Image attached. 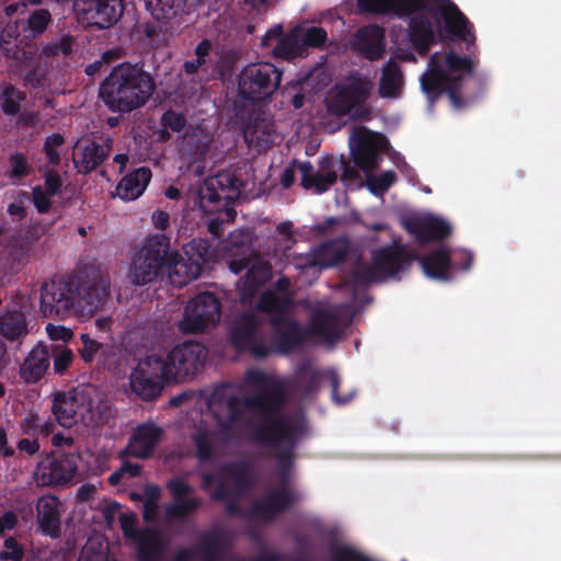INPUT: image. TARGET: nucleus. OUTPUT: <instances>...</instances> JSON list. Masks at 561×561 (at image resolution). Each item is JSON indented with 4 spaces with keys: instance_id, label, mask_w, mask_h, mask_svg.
I'll return each mask as SVG.
<instances>
[{
    "instance_id": "nucleus-1",
    "label": "nucleus",
    "mask_w": 561,
    "mask_h": 561,
    "mask_svg": "<svg viewBox=\"0 0 561 561\" xmlns=\"http://www.w3.org/2000/svg\"><path fill=\"white\" fill-rule=\"evenodd\" d=\"M156 90L153 77L136 64L116 65L101 82L99 98L113 113H130L144 106Z\"/></svg>"
},
{
    "instance_id": "nucleus-2",
    "label": "nucleus",
    "mask_w": 561,
    "mask_h": 561,
    "mask_svg": "<svg viewBox=\"0 0 561 561\" xmlns=\"http://www.w3.org/2000/svg\"><path fill=\"white\" fill-rule=\"evenodd\" d=\"M51 411L56 421L70 428L82 424L96 428L112 417V407L105 394L91 385H81L68 391L54 392Z\"/></svg>"
},
{
    "instance_id": "nucleus-3",
    "label": "nucleus",
    "mask_w": 561,
    "mask_h": 561,
    "mask_svg": "<svg viewBox=\"0 0 561 561\" xmlns=\"http://www.w3.org/2000/svg\"><path fill=\"white\" fill-rule=\"evenodd\" d=\"M472 71V61L468 58H461L454 53H448L445 57L437 54L430 59L427 70L421 78V85L426 93H443L448 91L449 100L454 107L461 106V100L453 91L457 82L466 75Z\"/></svg>"
},
{
    "instance_id": "nucleus-4",
    "label": "nucleus",
    "mask_w": 561,
    "mask_h": 561,
    "mask_svg": "<svg viewBox=\"0 0 561 561\" xmlns=\"http://www.w3.org/2000/svg\"><path fill=\"white\" fill-rule=\"evenodd\" d=\"M374 89L373 81L357 71L337 82L327 94V110L331 115L342 117L350 115L353 118L367 115L364 104Z\"/></svg>"
},
{
    "instance_id": "nucleus-5",
    "label": "nucleus",
    "mask_w": 561,
    "mask_h": 561,
    "mask_svg": "<svg viewBox=\"0 0 561 561\" xmlns=\"http://www.w3.org/2000/svg\"><path fill=\"white\" fill-rule=\"evenodd\" d=\"M215 502L227 501L226 514L244 520L272 523L287 511L293 504L294 493H266L267 496L253 502L249 507L240 504L241 495L245 493H210Z\"/></svg>"
},
{
    "instance_id": "nucleus-6",
    "label": "nucleus",
    "mask_w": 561,
    "mask_h": 561,
    "mask_svg": "<svg viewBox=\"0 0 561 561\" xmlns=\"http://www.w3.org/2000/svg\"><path fill=\"white\" fill-rule=\"evenodd\" d=\"M169 253V238L162 234L148 237L131 257L127 279L134 286L153 282L164 268Z\"/></svg>"
},
{
    "instance_id": "nucleus-7",
    "label": "nucleus",
    "mask_w": 561,
    "mask_h": 561,
    "mask_svg": "<svg viewBox=\"0 0 561 561\" xmlns=\"http://www.w3.org/2000/svg\"><path fill=\"white\" fill-rule=\"evenodd\" d=\"M172 380L163 355L151 354L142 358L130 375V388L144 400L159 397L164 383Z\"/></svg>"
},
{
    "instance_id": "nucleus-8",
    "label": "nucleus",
    "mask_w": 561,
    "mask_h": 561,
    "mask_svg": "<svg viewBox=\"0 0 561 561\" xmlns=\"http://www.w3.org/2000/svg\"><path fill=\"white\" fill-rule=\"evenodd\" d=\"M282 72L271 62L248 65L239 75V94L251 101L271 96L279 87Z\"/></svg>"
},
{
    "instance_id": "nucleus-9",
    "label": "nucleus",
    "mask_w": 561,
    "mask_h": 561,
    "mask_svg": "<svg viewBox=\"0 0 561 561\" xmlns=\"http://www.w3.org/2000/svg\"><path fill=\"white\" fill-rule=\"evenodd\" d=\"M110 276L96 267H89L75 294V310L83 317L93 316L108 297Z\"/></svg>"
},
{
    "instance_id": "nucleus-10",
    "label": "nucleus",
    "mask_w": 561,
    "mask_h": 561,
    "mask_svg": "<svg viewBox=\"0 0 561 561\" xmlns=\"http://www.w3.org/2000/svg\"><path fill=\"white\" fill-rule=\"evenodd\" d=\"M233 542L232 533L226 528L214 527L202 533L197 542L191 548L179 549L171 561H222Z\"/></svg>"
},
{
    "instance_id": "nucleus-11",
    "label": "nucleus",
    "mask_w": 561,
    "mask_h": 561,
    "mask_svg": "<svg viewBox=\"0 0 561 561\" xmlns=\"http://www.w3.org/2000/svg\"><path fill=\"white\" fill-rule=\"evenodd\" d=\"M245 382L255 392L252 404L264 411L277 409L290 392L287 380L259 370L249 371Z\"/></svg>"
},
{
    "instance_id": "nucleus-12",
    "label": "nucleus",
    "mask_w": 561,
    "mask_h": 561,
    "mask_svg": "<svg viewBox=\"0 0 561 561\" xmlns=\"http://www.w3.org/2000/svg\"><path fill=\"white\" fill-rule=\"evenodd\" d=\"M206 350L198 343H183L174 346L164 360L172 380L194 377L206 359Z\"/></svg>"
},
{
    "instance_id": "nucleus-13",
    "label": "nucleus",
    "mask_w": 561,
    "mask_h": 561,
    "mask_svg": "<svg viewBox=\"0 0 561 561\" xmlns=\"http://www.w3.org/2000/svg\"><path fill=\"white\" fill-rule=\"evenodd\" d=\"M73 11L79 23L106 28L122 15L121 0H76Z\"/></svg>"
},
{
    "instance_id": "nucleus-14",
    "label": "nucleus",
    "mask_w": 561,
    "mask_h": 561,
    "mask_svg": "<svg viewBox=\"0 0 561 561\" xmlns=\"http://www.w3.org/2000/svg\"><path fill=\"white\" fill-rule=\"evenodd\" d=\"M219 319L218 299L210 293H203L187 304L180 328L184 332H198L214 325Z\"/></svg>"
},
{
    "instance_id": "nucleus-15",
    "label": "nucleus",
    "mask_w": 561,
    "mask_h": 561,
    "mask_svg": "<svg viewBox=\"0 0 561 561\" xmlns=\"http://www.w3.org/2000/svg\"><path fill=\"white\" fill-rule=\"evenodd\" d=\"M401 266V254L397 248L380 249L373 253L369 265L359 266L355 277L360 283L381 282L393 276Z\"/></svg>"
},
{
    "instance_id": "nucleus-16",
    "label": "nucleus",
    "mask_w": 561,
    "mask_h": 561,
    "mask_svg": "<svg viewBox=\"0 0 561 561\" xmlns=\"http://www.w3.org/2000/svg\"><path fill=\"white\" fill-rule=\"evenodd\" d=\"M239 196L240 182L230 172H220L205 181L201 191V205L203 208L220 203L229 206Z\"/></svg>"
},
{
    "instance_id": "nucleus-17",
    "label": "nucleus",
    "mask_w": 561,
    "mask_h": 561,
    "mask_svg": "<svg viewBox=\"0 0 561 561\" xmlns=\"http://www.w3.org/2000/svg\"><path fill=\"white\" fill-rule=\"evenodd\" d=\"M76 471V457L62 455L42 461L34 473V478L39 486H62L73 478Z\"/></svg>"
},
{
    "instance_id": "nucleus-18",
    "label": "nucleus",
    "mask_w": 561,
    "mask_h": 561,
    "mask_svg": "<svg viewBox=\"0 0 561 561\" xmlns=\"http://www.w3.org/2000/svg\"><path fill=\"white\" fill-rule=\"evenodd\" d=\"M75 309V293L64 282H49L42 286L41 312L44 317H62Z\"/></svg>"
},
{
    "instance_id": "nucleus-19",
    "label": "nucleus",
    "mask_w": 561,
    "mask_h": 561,
    "mask_svg": "<svg viewBox=\"0 0 561 561\" xmlns=\"http://www.w3.org/2000/svg\"><path fill=\"white\" fill-rule=\"evenodd\" d=\"M350 145L355 164L366 174L371 173L378 165V137L366 128H357L351 135Z\"/></svg>"
},
{
    "instance_id": "nucleus-20",
    "label": "nucleus",
    "mask_w": 561,
    "mask_h": 561,
    "mask_svg": "<svg viewBox=\"0 0 561 561\" xmlns=\"http://www.w3.org/2000/svg\"><path fill=\"white\" fill-rule=\"evenodd\" d=\"M134 543L136 561H168L165 552L169 542L157 527H144Z\"/></svg>"
},
{
    "instance_id": "nucleus-21",
    "label": "nucleus",
    "mask_w": 561,
    "mask_h": 561,
    "mask_svg": "<svg viewBox=\"0 0 561 561\" xmlns=\"http://www.w3.org/2000/svg\"><path fill=\"white\" fill-rule=\"evenodd\" d=\"M279 294L272 290L265 291L259 301V309L268 313L273 322L284 318L293 305L294 293L290 291L289 278L283 276L276 283Z\"/></svg>"
},
{
    "instance_id": "nucleus-22",
    "label": "nucleus",
    "mask_w": 561,
    "mask_h": 561,
    "mask_svg": "<svg viewBox=\"0 0 561 561\" xmlns=\"http://www.w3.org/2000/svg\"><path fill=\"white\" fill-rule=\"evenodd\" d=\"M350 244L345 239H337L324 243L318 249L304 256V262L298 267L318 266L320 268L331 267L341 262L348 252Z\"/></svg>"
},
{
    "instance_id": "nucleus-23",
    "label": "nucleus",
    "mask_w": 561,
    "mask_h": 561,
    "mask_svg": "<svg viewBox=\"0 0 561 561\" xmlns=\"http://www.w3.org/2000/svg\"><path fill=\"white\" fill-rule=\"evenodd\" d=\"M167 256L164 267L173 285L182 287L198 277L202 271L201 264L197 261L185 260L176 249L171 247L170 242Z\"/></svg>"
},
{
    "instance_id": "nucleus-24",
    "label": "nucleus",
    "mask_w": 561,
    "mask_h": 561,
    "mask_svg": "<svg viewBox=\"0 0 561 561\" xmlns=\"http://www.w3.org/2000/svg\"><path fill=\"white\" fill-rule=\"evenodd\" d=\"M282 26L277 25L265 34L262 44L270 46L271 42L275 39V55L287 59L296 57L306 50L302 36H300V33L298 32V25L294 27L287 35L282 36Z\"/></svg>"
},
{
    "instance_id": "nucleus-25",
    "label": "nucleus",
    "mask_w": 561,
    "mask_h": 561,
    "mask_svg": "<svg viewBox=\"0 0 561 561\" xmlns=\"http://www.w3.org/2000/svg\"><path fill=\"white\" fill-rule=\"evenodd\" d=\"M59 500L57 496L47 493L37 503V520L43 534L56 539L61 535L60 513L58 511Z\"/></svg>"
},
{
    "instance_id": "nucleus-26",
    "label": "nucleus",
    "mask_w": 561,
    "mask_h": 561,
    "mask_svg": "<svg viewBox=\"0 0 561 561\" xmlns=\"http://www.w3.org/2000/svg\"><path fill=\"white\" fill-rule=\"evenodd\" d=\"M385 33L377 25L359 30L354 38V47L368 59H379L385 53Z\"/></svg>"
},
{
    "instance_id": "nucleus-27",
    "label": "nucleus",
    "mask_w": 561,
    "mask_h": 561,
    "mask_svg": "<svg viewBox=\"0 0 561 561\" xmlns=\"http://www.w3.org/2000/svg\"><path fill=\"white\" fill-rule=\"evenodd\" d=\"M160 435L161 430L153 424L138 426L128 443V454L138 458L148 457L160 439Z\"/></svg>"
},
{
    "instance_id": "nucleus-28",
    "label": "nucleus",
    "mask_w": 561,
    "mask_h": 561,
    "mask_svg": "<svg viewBox=\"0 0 561 561\" xmlns=\"http://www.w3.org/2000/svg\"><path fill=\"white\" fill-rule=\"evenodd\" d=\"M407 229L421 241L443 239L450 232L445 221L431 216L410 220Z\"/></svg>"
},
{
    "instance_id": "nucleus-29",
    "label": "nucleus",
    "mask_w": 561,
    "mask_h": 561,
    "mask_svg": "<svg viewBox=\"0 0 561 561\" xmlns=\"http://www.w3.org/2000/svg\"><path fill=\"white\" fill-rule=\"evenodd\" d=\"M272 277V266L270 263L255 257L249 267L244 279L239 285L241 299L243 301L251 299L255 290Z\"/></svg>"
},
{
    "instance_id": "nucleus-30",
    "label": "nucleus",
    "mask_w": 561,
    "mask_h": 561,
    "mask_svg": "<svg viewBox=\"0 0 561 561\" xmlns=\"http://www.w3.org/2000/svg\"><path fill=\"white\" fill-rule=\"evenodd\" d=\"M299 171L301 173V185L306 190H313L316 193L325 192L337 179L335 171L328 168L314 171L309 162L300 163Z\"/></svg>"
},
{
    "instance_id": "nucleus-31",
    "label": "nucleus",
    "mask_w": 561,
    "mask_h": 561,
    "mask_svg": "<svg viewBox=\"0 0 561 561\" xmlns=\"http://www.w3.org/2000/svg\"><path fill=\"white\" fill-rule=\"evenodd\" d=\"M150 179V170L139 168L121 180L116 187V194L123 201H135L144 193Z\"/></svg>"
},
{
    "instance_id": "nucleus-32",
    "label": "nucleus",
    "mask_w": 561,
    "mask_h": 561,
    "mask_svg": "<svg viewBox=\"0 0 561 561\" xmlns=\"http://www.w3.org/2000/svg\"><path fill=\"white\" fill-rule=\"evenodd\" d=\"M48 366L49 356L47 350L43 346H37L34 347L24 359L20 368V374L26 382H36L44 376Z\"/></svg>"
},
{
    "instance_id": "nucleus-33",
    "label": "nucleus",
    "mask_w": 561,
    "mask_h": 561,
    "mask_svg": "<svg viewBox=\"0 0 561 561\" xmlns=\"http://www.w3.org/2000/svg\"><path fill=\"white\" fill-rule=\"evenodd\" d=\"M437 14L445 21L448 31L466 41H471L468 21L463 14L450 2L444 1L438 4Z\"/></svg>"
},
{
    "instance_id": "nucleus-34",
    "label": "nucleus",
    "mask_w": 561,
    "mask_h": 561,
    "mask_svg": "<svg viewBox=\"0 0 561 561\" xmlns=\"http://www.w3.org/2000/svg\"><path fill=\"white\" fill-rule=\"evenodd\" d=\"M403 87V76L399 66L392 61L383 65L378 84V94L382 99H397Z\"/></svg>"
},
{
    "instance_id": "nucleus-35",
    "label": "nucleus",
    "mask_w": 561,
    "mask_h": 561,
    "mask_svg": "<svg viewBox=\"0 0 561 561\" xmlns=\"http://www.w3.org/2000/svg\"><path fill=\"white\" fill-rule=\"evenodd\" d=\"M76 150L79 151L77 163L83 172L95 169L102 163L110 151L107 145H98L94 142H89L84 146L78 144Z\"/></svg>"
},
{
    "instance_id": "nucleus-36",
    "label": "nucleus",
    "mask_w": 561,
    "mask_h": 561,
    "mask_svg": "<svg viewBox=\"0 0 561 561\" xmlns=\"http://www.w3.org/2000/svg\"><path fill=\"white\" fill-rule=\"evenodd\" d=\"M203 488L206 489H228L240 486L243 480V473L239 468H225L214 474L204 473Z\"/></svg>"
},
{
    "instance_id": "nucleus-37",
    "label": "nucleus",
    "mask_w": 561,
    "mask_h": 561,
    "mask_svg": "<svg viewBox=\"0 0 561 561\" xmlns=\"http://www.w3.org/2000/svg\"><path fill=\"white\" fill-rule=\"evenodd\" d=\"M417 5V0H358V7L373 13H403Z\"/></svg>"
},
{
    "instance_id": "nucleus-38",
    "label": "nucleus",
    "mask_w": 561,
    "mask_h": 561,
    "mask_svg": "<svg viewBox=\"0 0 561 561\" xmlns=\"http://www.w3.org/2000/svg\"><path fill=\"white\" fill-rule=\"evenodd\" d=\"M188 493H173V503L165 506L168 518L184 519L193 514L202 504L197 497H187Z\"/></svg>"
},
{
    "instance_id": "nucleus-39",
    "label": "nucleus",
    "mask_w": 561,
    "mask_h": 561,
    "mask_svg": "<svg viewBox=\"0 0 561 561\" xmlns=\"http://www.w3.org/2000/svg\"><path fill=\"white\" fill-rule=\"evenodd\" d=\"M0 49L10 58H19L20 28L18 22H9L0 32Z\"/></svg>"
},
{
    "instance_id": "nucleus-40",
    "label": "nucleus",
    "mask_w": 561,
    "mask_h": 561,
    "mask_svg": "<svg viewBox=\"0 0 561 561\" xmlns=\"http://www.w3.org/2000/svg\"><path fill=\"white\" fill-rule=\"evenodd\" d=\"M0 331L8 339H18L26 333L25 318L21 312L8 311L0 316Z\"/></svg>"
},
{
    "instance_id": "nucleus-41",
    "label": "nucleus",
    "mask_w": 561,
    "mask_h": 561,
    "mask_svg": "<svg viewBox=\"0 0 561 561\" xmlns=\"http://www.w3.org/2000/svg\"><path fill=\"white\" fill-rule=\"evenodd\" d=\"M449 264L447 251L439 250L421 261L424 273L433 278H443Z\"/></svg>"
},
{
    "instance_id": "nucleus-42",
    "label": "nucleus",
    "mask_w": 561,
    "mask_h": 561,
    "mask_svg": "<svg viewBox=\"0 0 561 561\" xmlns=\"http://www.w3.org/2000/svg\"><path fill=\"white\" fill-rule=\"evenodd\" d=\"M412 41L423 50L434 41V32L427 19L415 16L410 27Z\"/></svg>"
},
{
    "instance_id": "nucleus-43",
    "label": "nucleus",
    "mask_w": 561,
    "mask_h": 561,
    "mask_svg": "<svg viewBox=\"0 0 561 561\" xmlns=\"http://www.w3.org/2000/svg\"><path fill=\"white\" fill-rule=\"evenodd\" d=\"M316 330L328 341L340 336L342 325L334 313L328 312L319 316L314 321Z\"/></svg>"
},
{
    "instance_id": "nucleus-44",
    "label": "nucleus",
    "mask_w": 561,
    "mask_h": 561,
    "mask_svg": "<svg viewBox=\"0 0 561 561\" xmlns=\"http://www.w3.org/2000/svg\"><path fill=\"white\" fill-rule=\"evenodd\" d=\"M161 493H129L134 501H145L142 517L145 522H156L159 515V500Z\"/></svg>"
},
{
    "instance_id": "nucleus-45",
    "label": "nucleus",
    "mask_w": 561,
    "mask_h": 561,
    "mask_svg": "<svg viewBox=\"0 0 561 561\" xmlns=\"http://www.w3.org/2000/svg\"><path fill=\"white\" fill-rule=\"evenodd\" d=\"M185 253L188 254L191 261L207 263L214 259L213 251L207 240L193 239L185 245Z\"/></svg>"
},
{
    "instance_id": "nucleus-46",
    "label": "nucleus",
    "mask_w": 561,
    "mask_h": 561,
    "mask_svg": "<svg viewBox=\"0 0 561 561\" xmlns=\"http://www.w3.org/2000/svg\"><path fill=\"white\" fill-rule=\"evenodd\" d=\"M50 22L51 14L48 10H35L30 14L27 19L26 31L30 33L32 37H37L46 31Z\"/></svg>"
},
{
    "instance_id": "nucleus-47",
    "label": "nucleus",
    "mask_w": 561,
    "mask_h": 561,
    "mask_svg": "<svg viewBox=\"0 0 561 561\" xmlns=\"http://www.w3.org/2000/svg\"><path fill=\"white\" fill-rule=\"evenodd\" d=\"M298 32L302 36L306 49L308 47H320L328 38L325 30L319 26L300 24L298 25Z\"/></svg>"
},
{
    "instance_id": "nucleus-48",
    "label": "nucleus",
    "mask_w": 561,
    "mask_h": 561,
    "mask_svg": "<svg viewBox=\"0 0 561 561\" xmlns=\"http://www.w3.org/2000/svg\"><path fill=\"white\" fill-rule=\"evenodd\" d=\"M393 171H386L379 175L366 174V186L374 194H383L396 181Z\"/></svg>"
},
{
    "instance_id": "nucleus-49",
    "label": "nucleus",
    "mask_w": 561,
    "mask_h": 561,
    "mask_svg": "<svg viewBox=\"0 0 561 561\" xmlns=\"http://www.w3.org/2000/svg\"><path fill=\"white\" fill-rule=\"evenodd\" d=\"M24 99L23 92L8 85L2 91V111L7 115H15L20 112V103Z\"/></svg>"
},
{
    "instance_id": "nucleus-50",
    "label": "nucleus",
    "mask_w": 561,
    "mask_h": 561,
    "mask_svg": "<svg viewBox=\"0 0 561 561\" xmlns=\"http://www.w3.org/2000/svg\"><path fill=\"white\" fill-rule=\"evenodd\" d=\"M196 454L201 459L210 456L214 443V435L208 431L198 430L193 436Z\"/></svg>"
},
{
    "instance_id": "nucleus-51",
    "label": "nucleus",
    "mask_w": 561,
    "mask_h": 561,
    "mask_svg": "<svg viewBox=\"0 0 561 561\" xmlns=\"http://www.w3.org/2000/svg\"><path fill=\"white\" fill-rule=\"evenodd\" d=\"M65 142L64 137L60 134L49 135L44 142V152L48 159V161L53 165H57L60 162V156L58 148H60Z\"/></svg>"
},
{
    "instance_id": "nucleus-52",
    "label": "nucleus",
    "mask_w": 561,
    "mask_h": 561,
    "mask_svg": "<svg viewBox=\"0 0 561 561\" xmlns=\"http://www.w3.org/2000/svg\"><path fill=\"white\" fill-rule=\"evenodd\" d=\"M139 472L140 467L138 465L125 462L119 470L110 476L108 481L112 485H116L117 483L128 485V480L138 476Z\"/></svg>"
},
{
    "instance_id": "nucleus-53",
    "label": "nucleus",
    "mask_w": 561,
    "mask_h": 561,
    "mask_svg": "<svg viewBox=\"0 0 561 561\" xmlns=\"http://www.w3.org/2000/svg\"><path fill=\"white\" fill-rule=\"evenodd\" d=\"M185 3V0H154V11L158 18L169 19L176 14Z\"/></svg>"
},
{
    "instance_id": "nucleus-54",
    "label": "nucleus",
    "mask_w": 561,
    "mask_h": 561,
    "mask_svg": "<svg viewBox=\"0 0 561 561\" xmlns=\"http://www.w3.org/2000/svg\"><path fill=\"white\" fill-rule=\"evenodd\" d=\"M30 164L22 153L10 157V176L16 180L25 178L30 173Z\"/></svg>"
},
{
    "instance_id": "nucleus-55",
    "label": "nucleus",
    "mask_w": 561,
    "mask_h": 561,
    "mask_svg": "<svg viewBox=\"0 0 561 561\" xmlns=\"http://www.w3.org/2000/svg\"><path fill=\"white\" fill-rule=\"evenodd\" d=\"M73 360L71 350L59 347L55 350L53 368L56 374H64Z\"/></svg>"
},
{
    "instance_id": "nucleus-56",
    "label": "nucleus",
    "mask_w": 561,
    "mask_h": 561,
    "mask_svg": "<svg viewBox=\"0 0 561 561\" xmlns=\"http://www.w3.org/2000/svg\"><path fill=\"white\" fill-rule=\"evenodd\" d=\"M83 347L80 350V355L85 363L93 360L95 354L101 350V343L91 339L87 333L80 335Z\"/></svg>"
},
{
    "instance_id": "nucleus-57",
    "label": "nucleus",
    "mask_w": 561,
    "mask_h": 561,
    "mask_svg": "<svg viewBox=\"0 0 561 561\" xmlns=\"http://www.w3.org/2000/svg\"><path fill=\"white\" fill-rule=\"evenodd\" d=\"M123 535L126 539L135 542L141 535L142 528L136 527V519L134 515H123L119 519Z\"/></svg>"
},
{
    "instance_id": "nucleus-58",
    "label": "nucleus",
    "mask_w": 561,
    "mask_h": 561,
    "mask_svg": "<svg viewBox=\"0 0 561 561\" xmlns=\"http://www.w3.org/2000/svg\"><path fill=\"white\" fill-rule=\"evenodd\" d=\"M209 408L220 425H226L236 417L228 403L214 401Z\"/></svg>"
},
{
    "instance_id": "nucleus-59",
    "label": "nucleus",
    "mask_w": 561,
    "mask_h": 561,
    "mask_svg": "<svg viewBox=\"0 0 561 561\" xmlns=\"http://www.w3.org/2000/svg\"><path fill=\"white\" fill-rule=\"evenodd\" d=\"M46 333L53 341L68 342L73 337V331L70 328L51 323L46 325Z\"/></svg>"
},
{
    "instance_id": "nucleus-60",
    "label": "nucleus",
    "mask_w": 561,
    "mask_h": 561,
    "mask_svg": "<svg viewBox=\"0 0 561 561\" xmlns=\"http://www.w3.org/2000/svg\"><path fill=\"white\" fill-rule=\"evenodd\" d=\"M162 124L173 131H181L185 127L186 121L182 114L170 111L162 116Z\"/></svg>"
},
{
    "instance_id": "nucleus-61",
    "label": "nucleus",
    "mask_w": 561,
    "mask_h": 561,
    "mask_svg": "<svg viewBox=\"0 0 561 561\" xmlns=\"http://www.w3.org/2000/svg\"><path fill=\"white\" fill-rule=\"evenodd\" d=\"M33 202L39 213H47L50 208V199L48 192L46 193L42 186H35L32 191Z\"/></svg>"
},
{
    "instance_id": "nucleus-62",
    "label": "nucleus",
    "mask_w": 561,
    "mask_h": 561,
    "mask_svg": "<svg viewBox=\"0 0 561 561\" xmlns=\"http://www.w3.org/2000/svg\"><path fill=\"white\" fill-rule=\"evenodd\" d=\"M62 181L55 171H48L45 174V187L49 195L54 196L61 191Z\"/></svg>"
},
{
    "instance_id": "nucleus-63",
    "label": "nucleus",
    "mask_w": 561,
    "mask_h": 561,
    "mask_svg": "<svg viewBox=\"0 0 561 561\" xmlns=\"http://www.w3.org/2000/svg\"><path fill=\"white\" fill-rule=\"evenodd\" d=\"M18 524V516L12 511H7L0 516V536L4 534L5 530L13 529Z\"/></svg>"
},
{
    "instance_id": "nucleus-64",
    "label": "nucleus",
    "mask_w": 561,
    "mask_h": 561,
    "mask_svg": "<svg viewBox=\"0 0 561 561\" xmlns=\"http://www.w3.org/2000/svg\"><path fill=\"white\" fill-rule=\"evenodd\" d=\"M211 50V43L207 39L202 41L195 48L196 60L204 66L208 59Z\"/></svg>"
}]
</instances>
